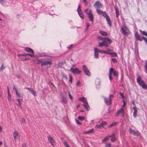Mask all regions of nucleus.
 <instances>
[{
	"mask_svg": "<svg viewBox=\"0 0 147 147\" xmlns=\"http://www.w3.org/2000/svg\"><path fill=\"white\" fill-rule=\"evenodd\" d=\"M43 62V63L41 64V66L43 67L44 66L49 65L50 67L51 64V61L50 59H38L35 61V63H39L40 62Z\"/></svg>",
	"mask_w": 147,
	"mask_h": 147,
	"instance_id": "obj_1",
	"label": "nucleus"
},
{
	"mask_svg": "<svg viewBox=\"0 0 147 147\" xmlns=\"http://www.w3.org/2000/svg\"><path fill=\"white\" fill-rule=\"evenodd\" d=\"M111 42L112 41L109 38H105L102 42H100L99 41H98L99 43L98 46L99 47L104 46L107 47L108 46V45L110 44Z\"/></svg>",
	"mask_w": 147,
	"mask_h": 147,
	"instance_id": "obj_2",
	"label": "nucleus"
},
{
	"mask_svg": "<svg viewBox=\"0 0 147 147\" xmlns=\"http://www.w3.org/2000/svg\"><path fill=\"white\" fill-rule=\"evenodd\" d=\"M141 77L140 76H138L136 80L139 85L141 87L144 89H147V84L143 80L140 81Z\"/></svg>",
	"mask_w": 147,
	"mask_h": 147,
	"instance_id": "obj_3",
	"label": "nucleus"
},
{
	"mask_svg": "<svg viewBox=\"0 0 147 147\" xmlns=\"http://www.w3.org/2000/svg\"><path fill=\"white\" fill-rule=\"evenodd\" d=\"M112 74H113V76L115 77L117 76H118V74L116 71L113 68H111L109 70V79L110 81H111L113 79L112 77Z\"/></svg>",
	"mask_w": 147,
	"mask_h": 147,
	"instance_id": "obj_4",
	"label": "nucleus"
},
{
	"mask_svg": "<svg viewBox=\"0 0 147 147\" xmlns=\"http://www.w3.org/2000/svg\"><path fill=\"white\" fill-rule=\"evenodd\" d=\"M121 33L124 35H127L130 33V31L127 27L124 26L120 29Z\"/></svg>",
	"mask_w": 147,
	"mask_h": 147,
	"instance_id": "obj_5",
	"label": "nucleus"
},
{
	"mask_svg": "<svg viewBox=\"0 0 147 147\" xmlns=\"http://www.w3.org/2000/svg\"><path fill=\"white\" fill-rule=\"evenodd\" d=\"M113 97V95L112 94H110L109 97L104 98V100L105 103L107 105H109L111 104V100Z\"/></svg>",
	"mask_w": 147,
	"mask_h": 147,
	"instance_id": "obj_6",
	"label": "nucleus"
},
{
	"mask_svg": "<svg viewBox=\"0 0 147 147\" xmlns=\"http://www.w3.org/2000/svg\"><path fill=\"white\" fill-rule=\"evenodd\" d=\"M82 68L84 74L88 76H90V73L87 66L85 65H82Z\"/></svg>",
	"mask_w": 147,
	"mask_h": 147,
	"instance_id": "obj_7",
	"label": "nucleus"
},
{
	"mask_svg": "<svg viewBox=\"0 0 147 147\" xmlns=\"http://www.w3.org/2000/svg\"><path fill=\"white\" fill-rule=\"evenodd\" d=\"M13 135L14 140L16 142L17 140H20V136L19 134L16 131H15L13 133Z\"/></svg>",
	"mask_w": 147,
	"mask_h": 147,
	"instance_id": "obj_8",
	"label": "nucleus"
},
{
	"mask_svg": "<svg viewBox=\"0 0 147 147\" xmlns=\"http://www.w3.org/2000/svg\"><path fill=\"white\" fill-rule=\"evenodd\" d=\"M70 71L74 74H79L81 71L79 69L76 68L74 69L71 68L70 69Z\"/></svg>",
	"mask_w": 147,
	"mask_h": 147,
	"instance_id": "obj_9",
	"label": "nucleus"
},
{
	"mask_svg": "<svg viewBox=\"0 0 147 147\" xmlns=\"http://www.w3.org/2000/svg\"><path fill=\"white\" fill-rule=\"evenodd\" d=\"M94 57L95 59H97L98 58V52H99V49H98L94 48Z\"/></svg>",
	"mask_w": 147,
	"mask_h": 147,
	"instance_id": "obj_10",
	"label": "nucleus"
},
{
	"mask_svg": "<svg viewBox=\"0 0 147 147\" xmlns=\"http://www.w3.org/2000/svg\"><path fill=\"white\" fill-rule=\"evenodd\" d=\"M77 11L80 17L82 19H84L83 15L80 8V5H79L77 8Z\"/></svg>",
	"mask_w": 147,
	"mask_h": 147,
	"instance_id": "obj_11",
	"label": "nucleus"
},
{
	"mask_svg": "<svg viewBox=\"0 0 147 147\" xmlns=\"http://www.w3.org/2000/svg\"><path fill=\"white\" fill-rule=\"evenodd\" d=\"M47 138L49 141L51 143V145L54 146L55 145V143L54 140L50 136H48Z\"/></svg>",
	"mask_w": 147,
	"mask_h": 147,
	"instance_id": "obj_12",
	"label": "nucleus"
},
{
	"mask_svg": "<svg viewBox=\"0 0 147 147\" xmlns=\"http://www.w3.org/2000/svg\"><path fill=\"white\" fill-rule=\"evenodd\" d=\"M119 114H121L122 116H123L124 115V111L123 110V109L122 108L121 109H120L118 110L117 112L116 116H119Z\"/></svg>",
	"mask_w": 147,
	"mask_h": 147,
	"instance_id": "obj_13",
	"label": "nucleus"
},
{
	"mask_svg": "<svg viewBox=\"0 0 147 147\" xmlns=\"http://www.w3.org/2000/svg\"><path fill=\"white\" fill-rule=\"evenodd\" d=\"M94 6L96 9H98L101 7L102 4L99 1H97L95 3Z\"/></svg>",
	"mask_w": 147,
	"mask_h": 147,
	"instance_id": "obj_14",
	"label": "nucleus"
},
{
	"mask_svg": "<svg viewBox=\"0 0 147 147\" xmlns=\"http://www.w3.org/2000/svg\"><path fill=\"white\" fill-rule=\"evenodd\" d=\"M129 132L130 133L136 136H138L139 134V132L138 131H135L131 129H129Z\"/></svg>",
	"mask_w": 147,
	"mask_h": 147,
	"instance_id": "obj_15",
	"label": "nucleus"
},
{
	"mask_svg": "<svg viewBox=\"0 0 147 147\" xmlns=\"http://www.w3.org/2000/svg\"><path fill=\"white\" fill-rule=\"evenodd\" d=\"M34 55V52L33 50L30 48L28 47V55L32 57Z\"/></svg>",
	"mask_w": 147,
	"mask_h": 147,
	"instance_id": "obj_16",
	"label": "nucleus"
},
{
	"mask_svg": "<svg viewBox=\"0 0 147 147\" xmlns=\"http://www.w3.org/2000/svg\"><path fill=\"white\" fill-rule=\"evenodd\" d=\"M78 100L80 101L83 102V104H84L87 102L86 98L84 97L79 98H78Z\"/></svg>",
	"mask_w": 147,
	"mask_h": 147,
	"instance_id": "obj_17",
	"label": "nucleus"
},
{
	"mask_svg": "<svg viewBox=\"0 0 147 147\" xmlns=\"http://www.w3.org/2000/svg\"><path fill=\"white\" fill-rule=\"evenodd\" d=\"M88 18L89 19V20L91 21L92 22H93L94 18L91 12L90 13L88 14Z\"/></svg>",
	"mask_w": 147,
	"mask_h": 147,
	"instance_id": "obj_18",
	"label": "nucleus"
},
{
	"mask_svg": "<svg viewBox=\"0 0 147 147\" xmlns=\"http://www.w3.org/2000/svg\"><path fill=\"white\" fill-rule=\"evenodd\" d=\"M135 36L137 40L139 41H141L142 40V38L140 35L137 32H136L135 34Z\"/></svg>",
	"mask_w": 147,
	"mask_h": 147,
	"instance_id": "obj_19",
	"label": "nucleus"
},
{
	"mask_svg": "<svg viewBox=\"0 0 147 147\" xmlns=\"http://www.w3.org/2000/svg\"><path fill=\"white\" fill-rule=\"evenodd\" d=\"M133 109L134 110L133 112V116L134 117H136L137 115V108L136 107H133Z\"/></svg>",
	"mask_w": 147,
	"mask_h": 147,
	"instance_id": "obj_20",
	"label": "nucleus"
},
{
	"mask_svg": "<svg viewBox=\"0 0 147 147\" xmlns=\"http://www.w3.org/2000/svg\"><path fill=\"white\" fill-rule=\"evenodd\" d=\"M83 106L84 108L87 110L89 111L90 110V107L88 105V103L87 102L83 104Z\"/></svg>",
	"mask_w": 147,
	"mask_h": 147,
	"instance_id": "obj_21",
	"label": "nucleus"
},
{
	"mask_svg": "<svg viewBox=\"0 0 147 147\" xmlns=\"http://www.w3.org/2000/svg\"><path fill=\"white\" fill-rule=\"evenodd\" d=\"M115 134H112L111 135H109L108 137L109 138L111 137V140L112 142H113L116 140V138L114 137Z\"/></svg>",
	"mask_w": 147,
	"mask_h": 147,
	"instance_id": "obj_22",
	"label": "nucleus"
},
{
	"mask_svg": "<svg viewBox=\"0 0 147 147\" xmlns=\"http://www.w3.org/2000/svg\"><path fill=\"white\" fill-rule=\"evenodd\" d=\"M18 102V104L16 103V105L18 107H20L22 104V99H18L16 100Z\"/></svg>",
	"mask_w": 147,
	"mask_h": 147,
	"instance_id": "obj_23",
	"label": "nucleus"
},
{
	"mask_svg": "<svg viewBox=\"0 0 147 147\" xmlns=\"http://www.w3.org/2000/svg\"><path fill=\"white\" fill-rule=\"evenodd\" d=\"M28 90H29V91L34 96H35L36 95V92L33 89L28 88Z\"/></svg>",
	"mask_w": 147,
	"mask_h": 147,
	"instance_id": "obj_24",
	"label": "nucleus"
},
{
	"mask_svg": "<svg viewBox=\"0 0 147 147\" xmlns=\"http://www.w3.org/2000/svg\"><path fill=\"white\" fill-rule=\"evenodd\" d=\"M27 54H24L23 55L21 54L20 55H18L19 56H22L21 60L24 61L26 59V58L25 57L26 55H27Z\"/></svg>",
	"mask_w": 147,
	"mask_h": 147,
	"instance_id": "obj_25",
	"label": "nucleus"
},
{
	"mask_svg": "<svg viewBox=\"0 0 147 147\" xmlns=\"http://www.w3.org/2000/svg\"><path fill=\"white\" fill-rule=\"evenodd\" d=\"M61 100L62 102L65 104H66L67 103V99L64 96H61Z\"/></svg>",
	"mask_w": 147,
	"mask_h": 147,
	"instance_id": "obj_26",
	"label": "nucleus"
},
{
	"mask_svg": "<svg viewBox=\"0 0 147 147\" xmlns=\"http://www.w3.org/2000/svg\"><path fill=\"white\" fill-rule=\"evenodd\" d=\"M94 131V129L92 128L89 131H86L84 132V134H87L91 133H92Z\"/></svg>",
	"mask_w": 147,
	"mask_h": 147,
	"instance_id": "obj_27",
	"label": "nucleus"
},
{
	"mask_svg": "<svg viewBox=\"0 0 147 147\" xmlns=\"http://www.w3.org/2000/svg\"><path fill=\"white\" fill-rule=\"evenodd\" d=\"M106 20L107 22V24L110 26H111V23L110 20V18L109 17H108L106 18Z\"/></svg>",
	"mask_w": 147,
	"mask_h": 147,
	"instance_id": "obj_28",
	"label": "nucleus"
},
{
	"mask_svg": "<svg viewBox=\"0 0 147 147\" xmlns=\"http://www.w3.org/2000/svg\"><path fill=\"white\" fill-rule=\"evenodd\" d=\"M95 84L96 86V88L97 89L99 88L100 87V82L99 80L98 79L96 80L95 81Z\"/></svg>",
	"mask_w": 147,
	"mask_h": 147,
	"instance_id": "obj_29",
	"label": "nucleus"
},
{
	"mask_svg": "<svg viewBox=\"0 0 147 147\" xmlns=\"http://www.w3.org/2000/svg\"><path fill=\"white\" fill-rule=\"evenodd\" d=\"M99 33L101 35L103 36H106L107 35V33L106 32L102 31H100Z\"/></svg>",
	"mask_w": 147,
	"mask_h": 147,
	"instance_id": "obj_30",
	"label": "nucleus"
},
{
	"mask_svg": "<svg viewBox=\"0 0 147 147\" xmlns=\"http://www.w3.org/2000/svg\"><path fill=\"white\" fill-rule=\"evenodd\" d=\"M107 123L106 121H102L101 123H100V125L101 127H103Z\"/></svg>",
	"mask_w": 147,
	"mask_h": 147,
	"instance_id": "obj_31",
	"label": "nucleus"
},
{
	"mask_svg": "<svg viewBox=\"0 0 147 147\" xmlns=\"http://www.w3.org/2000/svg\"><path fill=\"white\" fill-rule=\"evenodd\" d=\"M140 31L142 33V35H144L147 37V32L145 31H142L141 30H140Z\"/></svg>",
	"mask_w": 147,
	"mask_h": 147,
	"instance_id": "obj_32",
	"label": "nucleus"
},
{
	"mask_svg": "<svg viewBox=\"0 0 147 147\" xmlns=\"http://www.w3.org/2000/svg\"><path fill=\"white\" fill-rule=\"evenodd\" d=\"M102 14V16L105 18L108 17L107 13L105 11H103Z\"/></svg>",
	"mask_w": 147,
	"mask_h": 147,
	"instance_id": "obj_33",
	"label": "nucleus"
},
{
	"mask_svg": "<svg viewBox=\"0 0 147 147\" xmlns=\"http://www.w3.org/2000/svg\"><path fill=\"white\" fill-rule=\"evenodd\" d=\"M109 137L108 136L107 137H105L104 139H102V141L103 142H104L107 141Z\"/></svg>",
	"mask_w": 147,
	"mask_h": 147,
	"instance_id": "obj_34",
	"label": "nucleus"
},
{
	"mask_svg": "<svg viewBox=\"0 0 147 147\" xmlns=\"http://www.w3.org/2000/svg\"><path fill=\"white\" fill-rule=\"evenodd\" d=\"M110 55H111V57H116L117 56V53L115 52L111 53Z\"/></svg>",
	"mask_w": 147,
	"mask_h": 147,
	"instance_id": "obj_35",
	"label": "nucleus"
},
{
	"mask_svg": "<svg viewBox=\"0 0 147 147\" xmlns=\"http://www.w3.org/2000/svg\"><path fill=\"white\" fill-rule=\"evenodd\" d=\"M85 12L88 14L91 12V10H89L88 9H87L85 10Z\"/></svg>",
	"mask_w": 147,
	"mask_h": 147,
	"instance_id": "obj_36",
	"label": "nucleus"
},
{
	"mask_svg": "<svg viewBox=\"0 0 147 147\" xmlns=\"http://www.w3.org/2000/svg\"><path fill=\"white\" fill-rule=\"evenodd\" d=\"M96 11H97V13L98 14H102L103 12L102 11H101V10L99 9H96Z\"/></svg>",
	"mask_w": 147,
	"mask_h": 147,
	"instance_id": "obj_37",
	"label": "nucleus"
},
{
	"mask_svg": "<svg viewBox=\"0 0 147 147\" xmlns=\"http://www.w3.org/2000/svg\"><path fill=\"white\" fill-rule=\"evenodd\" d=\"M101 126L100 125H96L95 126V128L96 129L101 128Z\"/></svg>",
	"mask_w": 147,
	"mask_h": 147,
	"instance_id": "obj_38",
	"label": "nucleus"
},
{
	"mask_svg": "<svg viewBox=\"0 0 147 147\" xmlns=\"http://www.w3.org/2000/svg\"><path fill=\"white\" fill-rule=\"evenodd\" d=\"M63 143L66 147H71L67 144V142L66 141H64Z\"/></svg>",
	"mask_w": 147,
	"mask_h": 147,
	"instance_id": "obj_39",
	"label": "nucleus"
},
{
	"mask_svg": "<svg viewBox=\"0 0 147 147\" xmlns=\"http://www.w3.org/2000/svg\"><path fill=\"white\" fill-rule=\"evenodd\" d=\"M97 38L99 39L100 40L102 41H103V39L105 38H103L100 36H98L97 37Z\"/></svg>",
	"mask_w": 147,
	"mask_h": 147,
	"instance_id": "obj_40",
	"label": "nucleus"
},
{
	"mask_svg": "<svg viewBox=\"0 0 147 147\" xmlns=\"http://www.w3.org/2000/svg\"><path fill=\"white\" fill-rule=\"evenodd\" d=\"M117 123L116 122H113L110 125H109V127H110L113 126H114V125H116L117 124Z\"/></svg>",
	"mask_w": 147,
	"mask_h": 147,
	"instance_id": "obj_41",
	"label": "nucleus"
},
{
	"mask_svg": "<svg viewBox=\"0 0 147 147\" xmlns=\"http://www.w3.org/2000/svg\"><path fill=\"white\" fill-rule=\"evenodd\" d=\"M110 51V49H107V51H105V54L110 55L111 53Z\"/></svg>",
	"mask_w": 147,
	"mask_h": 147,
	"instance_id": "obj_42",
	"label": "nucleus"
},
{
	"mask_svg": "<svg viewBox=\"0 0 147 147\" xmlns=\"http://www.w3.org/2000/svg\"><path fill=\"white\" fill-rule=\"evenodd\" d=\"M78 118L80 120H83L84 119V117L83 116H78Z\"/></svg>",
	"mask_w": 147,
	"mask_h": 147,
	"instance_id": "obj_43",
	"label": "nucleus"
},
{
	"mask_svg": "<svg viewBox=\"0 0 147 147\" xmlns=\"http://www.w3.org/2000/svg\"><path fill=\"white\" fill-rule=\"evenodd\" d=\"M145 72L147 74V60L145 66Z\"/></svg>",
	"mask_w": 147,
	"mask_h": 147,
	"instance_id": "obj_44",
	"label": "nucleus"
},
{
	"mask_svg": "<svg viewBox=\"0 0 147 147\" xmlns=\"http://www.w3.org/2000/svg\"><path fill=\"white\" fill-rule=\"evenodd\" d=\"M99 52L101 53L105 54V51L104 50H99Z\"/></svg>",
	"mask_w": 147,
	"mask_h": 147,
	"instance_id": "obj_45",
	"label": "nucleus"
},
{
	"mask_svg": "<svg viewBox=\"0 0 147 147\" xmlns=\"http://www.w3.org/2000/svg\"><path fill=\"white\" fill-rule=\"evenodd\" d=\"M16 95L19 98H22V96L18 92V91L16 92Z\"/></svg>",
	"mask_w": 147,
	"mask_h": 147,
	"instance_id": "obj_46",
	"label": "nucleus"
},
{
	"mask_svg": "<svg viewBox=\"0 0 147 147\" xmlns=\"http://www.w3.org/2000/svg\"><path fill=\"white\" fill-rule=\"evenodd\" d=\"M72 77H71V76L69 75V82H70L71 83H72Z\"/></svg>",
	"mask_w": 147,
	"mask_h": 147,
	"instance_id": "obj_47",
	"label": "nucleus"
},
{
	"mask_svg": "<svg viewBox=\"0 0 147 147\" xmlns=\"http://www.w3.org/2000/svg\"><path fill=\"white\" fill-rule=\"evenodd\" d=\"M3 64H2V66L0 69V70L1 71H3L5 68V67L3 66Z\"/></svg>",
	"mask_w": 147,
	"mask_h": 147,
	"instance_id": "obj_48",
	"label": "nucleus"
},
{
	"mask_svg": "<svg viewBox=\"0 0 147 147\" xmlns=\"http://www.w3.org/2000/svg\"><path fill=\"white\" fill-rule=\"evenodd\" d=\"M75 121L76 123L80 125L81 124V123L79 121L76 119H75Z\"/></svg>",
	"mask_w": 147,
	"mask_h": 147,
	"instance_id": "obj_49",
	"label": "nucleus"
},
{
	"mask_svg": "<svg viewBox=\"0 0 147 147\" xmlns=\"http://www.w3.org/2000/svg\"><path fill=\"white\" fill-rule=\"evenodd\" d=\"M62 76H63V78H65V79H66V80H67V76L64 74H63L62 75Z\"/></svg>",
	"mask_w": 147,
	"mask_h": 147,
	"instance_id": "obj_50",
	"label": "nucleus"
},
{
	"mask_svg": "<svg viewBox=\"0 0 147 147\" xmlns=\"http://www.w3.org/2000/svg\"><path fill=\"white\" fill-rule=\"evenodd\" d=\"M22 147H27V143L26 142L25 143H24L22 145Z\"/></svg>",
	"mask_w": 147,
	"mask_h": 147,
	"instance_id": "obj_51",
	"label": "nucleus"
},
{
	"mask_svg": "<svg viewBox=\"0 0 147 147\" xmlns=\"http://www.w3.org/2000/svg\"><path fill=\"white\" fill-rule=\"evenodd\" d=\"M142 38L147 43V38L143 36L142 37Z\"/></svg>",
	"mask_w": 147,
	"mask_h": 147,
	"instance_id": "obj_52",
	"label": "nucleus"
},
{
	"mask_svg": "<svg viewBox=\"0 0 147 147\" xmlns=\"http://www.w3.org/2000/svg\"><path fill=\"white\" fill-rule=\"evenodd\" d=\"M106 147H113L111 146V144L110 143H108L106 144Z\"/></svg>",
	"mask_w": 147,
	"mask_h": 147,
	"instance_id": "obj_53",
	"label": "nucleus"
},
{
	"mask_svg": "<svg viewBox=\"0 0 147 147\" xmlns=\"http://www.w3.org/2000/svg\"><path fill=\"white\" fill-rule=\"evenodd\" d=\"M8 98L9 101H10V100H11V94L8 95Z\"/></svg>",
	"mask_w": 147,
	"mask_h": 147,
	"instance_id": "obj_54",
	"label": "nucleus"
},
{
	"mask_svg": "<svg viewBox=\"0 0 147 147\" xmlns=\"http://www.w3.org/2000/svg\"><path fill=\"white\" fill-rule=\"evenodd\" d=\"M89 26H90V24H89V23H86V30H87V29H88V28Z\"/></svg>",
	"mask_w": 147,
	"mask_h": 147,
	"instance_id": "obj_55",
	"label": "nucleus"
},
{
	"mask_svg": "<svg viewBox=\"0 0 147 147\" xmlns=\"http://www.w3.org/2000/svg\"><path fill=\"white\" fill-rule=\"evenodd\" d=\"M111 60L114 63L117 61L116 59L115 58H112L111 59Z\"/></svg>",
	"mask_w": 147,
	"mask_h": 147,
	"instance_id": "obj_56",
	"label": "nucleus"
},
{
	"mask_svg": "<svg viewBox=\"0 0 147 147\" xmlns=\"http://www.w3.org/2000/svg\"><path fill=\"white\" fill-rule=\"evenodd\" d=\"M73 45L72 44L69 45L68 47H67V48L68 49H70L72 47Z\"/></svg>",
	"mask_w": 147,
	"mask_h": 147,
	"instance_id": "obj_57",
	"label": "nucleus"
},
{
	"mask_svg": "<svg viewBox=\"0 0 147 147\" xmlns=\"http://www.w3.org/2000/svg\"><path fill=\"white\" fill-rule=\"evenodd\" d=\"M122 101L123 102V104L122 105V107H124L125 105V102L124 100H123Z\"/></svg>",
	"mask_w": 147,
	"mask_h": 147,
	"instance_id": "obj_58",
	"label": "nucleus"
},
{
	"mask_svg": "<svg viewBox=\"0 0 147 147\" xmlns=\"http://www.w3.org/2000/svg\"><path fill=\"white\" fill-rule=\"evenodd\" d=\"M120 95L123 98H124V96L123 93H120Z\"/></svg>",
	"mask_w": 147,
	"mask_h": 147,
	"instance_id": "obj_59",
	"label": "nucleus"
},
{
	"mask_svg": "<svg viewBox=\"0 0 147 147\" xmlns=\"http://www.w3.org/2000/svg\"><path fill=\"white\" fill-rule=\"evenodd\" d=\"M80 84V82L79 81H78L76 83V85L78 86Z\"/></svg>",
	"mask_w": 147,
	"mask_h": 147,
	"instance_id": "obj_60",
	"label": "nucleus"
},
{
	"mask_svg": "<svg viewBox=\"0 0 147 147\" xmlns=\"http://www.w3.org/2000/svg\"><path fill=\"white\" fill-rule=\"evenodd\" d=\"M13 89L15 90L16 92L18 91L17 89L16 88V87H15V86H14V87L13 88Z\"/></svg>",
	"mask_w": 147,
	"mask_h": 147,
	"instance_id": "obj_61",
	"label": "nucleus"
},
{
	"mask_svg": "<svg viewBox=\"0 0 147 147\" xmlns=\"http://www.w3.org/2000/svg\"><path fill=\"white\" fill-rule=\"evenodd\" d=\"M69 97L71 100H72L73 99V97L71 95L70 96H69Z\"/></svg>",
	"mask_w": 147,
	"mask_h": 147,
	"instance_id": "obj_62",
	"label": "nucleus"
},
{
	"mask_svg": "<svg viewBox=\"0 0 147 147\" xmlns=\"http://www.w3.org/2000/svg\"><path fill=\"white\" fill-rule=\"evenodd\" d=\"M86 0H83V1L84 2L86 3V5H87V2L86 1Z\"/></svg>",
	"mask_w": 147,
	"mask_h": 147,
	"instance_id": "obj_63",
	"label": "nucleus"
},
{
	"mask_svg": "<svg viewBox=\"0 0 147 147\" xmlns=\"http://www.w3.org/2000/svg\"><path fill=\"white\" fill-rule=\"evenodd\" d=\"M4 0H1V4H2L3 3L4 1Z\"/></svg>",
	"mask_w": 147,
	"mask_h": 147,
	"instance_id": "obj_64",
	"label": "nucleus"
}]
</instances>
